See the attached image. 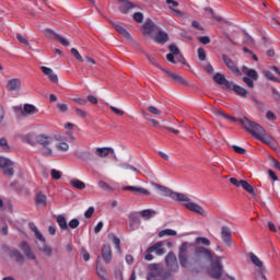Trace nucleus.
Returning a JSON list of instances; mask_svg holds the SVG:
<instances>
[{
    "label": "nucleus",
    "mask_w": 280,
    "mask_h": 280,
    "mask_svg": "<svg viewBox=\"0 0 280 280\" xmlns=\"http://www.w3.org/2000/svg\"><path fill=\"white\" fill-rule=\"evenodd\" d=\"M44 34L46 38H49L50 40H58L59 35L51 30H46Z\"/></svg>",
    "instance_id": "obj_38"
},
{
    "label": "nucleus",
    "mask_w": 280,
    "mask_h": 280,
    "mask_svg": "<svg viewBox=\"0 0 280 280\" xmlns=\"http://www.w3.org/2000/svg\"><path fill=\"white\" fill-rule=\"evenodd\" d=\"M249 259L252 264H254V266L258 268L257 270H262L264 268H266L264 266V261H261V259H259V257H257V255H255L254 253H249Z\"/></svg>",
    "instance_id": "obj_24"
},
{
    "label": "nucleus",
    "mask_w": 280,
    "mask_h": 280,
    "mask_svg": "<svg viewBox=\"0 0 280 280\" xmlns=\"http://www.w3.org/2000/svg\"><path fill=\"white\" fill-rule=\"evenodd\" d=\"M206 12H209V14H211L212 19H214V21H218V23H224L225 25H229V21L224 20L220 15H215V12H213V9L206 8Z\"/></svg>",
    "instance_id": "obj_34"
},
{
    "label": "nucleus",
    "mask_w": 280,
    "mask_h": 280,
    "mask_svg": "<svg viewBox=\"0 0 280 280\" xmlns=\"http://www.w3.org/2000/svg\"><path fill=\"white\" fill-rule=\"evenodd\" d=\"M245 34V39H244V45H255V39L248 35V33L244 32Z\"/></svg>",
    "instance_id": "obj_48"
},
{
    "label": "nucleus",
    "mask_w": 280,
    "mask_h": 280,
    "mask_svg": "<svg viewBox=\"0 0 280 280\" xmlns=\"http://www.w3.org/2000/svg\"><path fill=\"white\" fill-rule=\"evenodd\" d=\"M168 49L173 56H178V54H180V50L177 48L176 45L168 46Z\"/></svg>",
    "instance_id": "obj_57"
},
{
    "label": "nucleus",
    "mask_w": 280,
    "mask_h": 280,
    "mask_svg": "<svg viewBox=\"0 0 280 280\" xmlns=\"http://www.w3.org/2000/svg\"><path fill=\"white\" fill-rule=\"evenodd\" d=\"M186 200H179L178 202H185L184 207L185 209H187L188 211H192V213H197L198 215H201L202 218H207L208 213L207 210H205V208H202V206L191 201V199L189 197H187V195H185Z\"/></svg>",
    "instance_id": "obj_5"
},
{
    "label": "nucleus",
    "mask_w": 280,
    "mask_h": 280,
    "mask_svg": "<svg viewBox=\"0 0 280 280\" xmlns=\"http://www.w3.org/2000/svg\"><path fill=\"white\" fill-rule=\"evenodd\" d=\"M97 185L98 187H101V189H105L106 191H113V187H110V185H108V183L104 180H98Z\"/></svg>",
    "instance_id": "obj_46"
},
{
    "label": "nucleus",
    "mask_w": 280,
    "mask_h": 280,
    "mask_svg": "<svg viewBox=\"0 0 280 280\" xmlns=\"http://www.w3.org/2000/svg\"><path fill=\"white\" fill-rule=\"evenodd\" d=\"M167 40H170V36L167 35V33L159 31L158 35L155 36V43H159V45H165Z\"/></svg>",
    "instance_id": "obj_25"
},
{
    "label": "nucleus",
    "mask_w": 280,
    "mask_h": 280,
    "mask_svg": "<svg viewBox=\"0 0 280 280\" xmlns=\"http://www.w3.org/2000/svg\"><path fill=\"white\" fill-rule=\"evenodd\" d=\"M197 54H198L199 60L201 61L207 60V52H205V48H198Z\"/></svg>",
    "instance_id": "obj_51"
},
{
    "label": "nucleus",
    "mask_w": 280,
    "mask_h": 280,
    "mask_svg": "<svg viewBox=\"0 0 280 280\" xmlns=\"http://www.w3.org/2000/svg\"><path fill=\"white\" fill-rule=\"evenodd\" d=\"M170 10L174 11V15L175 16H179L180 19H187V13L178 10V9H174L172 8V5H168Z\"/></svg>",
    "instance_id": "obj_44"
},
{
    "label": "nucleus",
    "mask_w": 280,
    "mask_h": 280,
    "mask_svg": "<svg viewBox=\"0 0 280 280\" xmlns=\"http://www.w3.org/2000/svg\"><path fill=\"white\" fill-rule=\"evenodd\" d=\"M119 167L121 168L120 170L121 174H125V175H127L128 172H137V173H139V170L137 167L130 165V164L121 163L119 165Z\"/></svg>",
    "instance_id": "obj_32"
},
{
    "label": "nucleus",
    "mask_w": 280,
    "mask_h": 280,
    "mask_svg": "<svg viewBox=\"0 0 280 280\" xmlns=\"http://www.w3.org/2000/svg\"><path fill=\"white\" fill-rule=\"evenodd\" d=\"M256 80H253V79H250V78H248V77H245V78H243V82L245 83V84H247V86L249 88V89H255V82Z\"/></svg>",
    "instance_id": "obj_50"
},
{
    "label": "nucleus",
    "mask_w": 280,
    "mask_h": 280,
    "mask_svg": "<svg viewBox=\"0 0 280 280\" xmlns=\"http://www.w3.org/2000/svg\"><path fill=\"white\" fill-rule=\"evenodd\" d=\"M35 202L38 207L45 209V207H47V196L43 194V191L37 192L35 197Z\"/></svg>",
    "instance_id": "obj_23"
},
{
    "label": "nucleus",
    "mask_w": 280,
    "mask_h": 280,
    "mask_svg": "<svg viewBox=\"0 0 280 280\" xmlns=\"http://www.w3.org/2000/svg\"><path fill=\"white\" fill-rule=\"evenodd\" d=\"M266 118H267L269 121H275V119H277V115H275L273 112L269 110V112H267V114H266Z\"/></svg>",
    "instance_id": "obj_64"
},
{
    "label": "nucleus",
    "mask_w": 280,
    "mask_h": 280,
    "mask_svg": "<svg viewBox=\"0 0 280 280\" xmlns=\"http://www.w3.org/2000/svg\"><path fill=\"white\" fill-rule=\"evenodd\" d=\"M238 124L246 130V132H249L255 139H258V141H262V143H270V141H272L270 135L266 132V129L259 124L248 119V117L240 118Z\"/></svg>",
    "instance_id": "obj_2"
},
{
    "label": "nucleus",
    "mask_w": 280,
    "mask_h": 280,
    "mask_svg": "<svg viewBox=\"0 0 280 280\" xmlns=\"http://www.w3.org/2000/svg\"><path fill=\"white\" fill-rule=\"evenodd\" d=\"M93 213H95V208L90 207V208L85 211L84 217L89 220L90 218H93Z\"/></svg>",
    "instance_id": "obj_58"
},
{
    "label": "nucleus",
    "mask_w": 280,
    "mask_h": 280,
    "mask_svg": "<svg viewBox=\"0 0 280 280\" xmlns=\"http://www.w3.org/2000/svg\"><path fill=\"white\" fill-rule=\"evenodd\" d=\"M148 110L151 113V115H158V116L162 115L161 109H158L155 106H152V105L148 107Z\"/></svg>",
    "instance_id": "obj_54"
},
{
    "label": "nucleus",
    "mask_w": 280,
    "mask_h": 280,
    "mask_svg": "<svg viewBox=\"0 0 280 280\" xmlns=\"http://www.w3.org/2000/svg\"><path fill=\"white\" fill-rule=\"evenodd\" d=\"M154 211H152V210H142L141 212H140V215H141V218H145L147 220H150V218H152V215H154Z\"/></svg>",
    "instance_id": "obj_45"
},
{
    "label": "nucleus",
    "mask_w": 280,
    "mask_h": 280,
    "mask_svg": "<svg viewBox=\"0 0 280 280\" xmlns=\"http://www.w3.org/2000/svg\"><path fill=\"white\" fill-rule=\"evenodd\" d=\"M13 165L14 162H12V160L5 156H0V168L3 170V174H5V176H9L10 178L14 176V168L12 167Z\"/></svg>",
    "instance_id": "obj_6"
},
{
    "label": "nucleus",
    "mask_w": 280,
    "mask_h": 280,
    "mask_svg": "<svg viewBox=\"0 0 280 280\" xmlns=\"http://www.w3.org/2000/svg\"><path fill=\"white\" fill-rule=\"evenodd\" d=\"M163 242H158L153 246L148 248V253H156V255H165V248H163Z\"/></svg>",
    "instance_id": "obj_22"
},
{
    "label": "nucleus",
    "mask_w": 280,
    "mask_h": 280,
    "mask_svg": "<svg viewBox=\"0 0 280 280\" xmlns=\"http://www.w3.org/2000/svg\"><path fill=\"white\" fill-rule=\"evenodd\" d=\"M72 102H74V104H78L79 106H86V98L74 97L72 98Z\"/></svg>",
    "instance_id": "obj_52"
},
{
    "label": "nucleus",
    "mask_w": 280,
    "mask_h": 280,
    "mask_svg": "<svg viewBox=\"0 0 280 280\" xmlns=\"http://www.w3.org/2000/svg\"><path fill=\"white\" fill-rule=\"evenodd\" d=\"M196 244H201L202 246H211V241L207 237H197Z\"/></svg>",
    "instance_id": "obj_43"
},
{
    "label": "nucleus",
    "mask_w": 280,
    "mask_h": 280,
    "mask_svg": "<svg viewBox=\"0 0 280 280\" xmlns=\"http://www.w3.org/2000/svg\"><path fill=\"white\" fill-rule=\"evenodd\" d=\"M189 243L185 242L179 246L178 259L183 268H189L192 272H202L207 268V264L211 262V268L208 275L212 279H220L222 277V257L215 256L213 252L206 247H196L194 255L188 258Z\"/></svg>",
    "instance_id": "obj_1"
},
{
    "label": "nucleus",
    "mask_w": 280,
    "mask_h": 280,
    "mask_svg": "<svg viewBox=\"0 0 280 280\" xmlns=\"http://www.w3.org/2000/svg\"><path fill=\"white\" fill-rule=\"evenodd\" d=\"M241 187H243L245 191H247V194H250V196H257V192H255V188L250 184H248V182L241 179Z\"/></svg>",
    "instance_id": "obj_31"
},
{
    "label": "nucleus",
    "mask_w": 280,
    "mask_h": 280,
    "mask_svg": "<svg viewBox=\"0 0 280 280\" xmlns=\"http://www.w3.org/2000/svg\"><path fill=\"white\" fill-rule=\"evenodd\" d=\"M35 141L42 147V154L44 156H55L54 148H51V144L54 143V138L51 136L42 133L36 136Z\"/></svg>",
    "instance_id": "obj_3"
},
{
    "label": "nucleus",
    "mask_w": 280,
    "mask_h": 280,
    "mask_svg": "<svg viewBox=\"0 0 280 280\" xmlns=\"http://www.w3.org/2000/svg\"><path fill=\"white\" fill-rule=\"evenodd\" d=\"M143 34L144 36H151L152 32L156 30V25L152 20H147L144 24L142 25Z\"/></svg>",
    "instance_id": "obj_19"
},
{
    "label": "nucleus",
    "mask_w": 280,
    "mask_h": 280,
    "mask_svg": "<svg viewBox=\"0 0 280 280\" xmlns=\"http://www.w3.org/2000/svg\"><path fill=\"white\" fill-rule=\"evenodd\" d=\"M16 38H18L19 43H22V45L30 46V42L24 36H22L21 34H18Z\"/></svg>",
    "instance_id": "obj_60"
},
{
    "label": "nucleus",
    "mask_w": 280,
    "mask_h": 280,
    "mask_svg": "<svg viewBox=\"0 0 280 280\" xmlns=\"http://www.w3.org/2000/svg\"><path fill=\"white\" fill-rule=\"evenodd\" d=\"M40 71H43L44 75H47L48 80H50L54 84H58V74L54 73L51 68L42 66Z\"/></svg>",
    "instance_id": "obj_14"
},
{
    "label": "nucleus",
    "mask_w": 280,
    "mask_h": 280,
    "mask_svg": "<svg viewBox=\"0 0 280 280\" xmlns=\"http://www.w3.org/2000/svg\"><path fill=\"white\" fill-rule=\"evenodd\" d=\"M113 244H115L117 250H121V241L115 234L109 235Z\"/></svg>",
    "instance_id": "obj_41"
},
{
    "label": "nucleus",
    "mask_w": 280,
    "mask_h": 280,
    "mask_svg": "<svg viewBox=\"0 0 280 280\" xmlns=\"http://www.w3.org/2000/svg\"><path fill=\"white\" fill-rule=\"evenodd\" d=\"M222 60L224 65L228 66V69H230V71L234 72L236 75H242V71L240 70V68L235 66V62L232 61L228 55H222Z\"/></svg>",
    "instance_id": "obj_10"
},
{
    "label": "nucleus",
    "mask_w": 280,
    "mask_h": 280,
    "mask_svg": "<svg viewBox=\"0 0 280 280\" xmlns=\"http://www.w3.org/2000/svg\"><path fill=\"white\" fill-rule=\"evenodd\" d=\"M70 51H71L72 56H74V58L77 60H79V62H84V58H82V55H80V51H78V49L71 48Z\"/></svg>",
    "instance_id": "obj_47"
},
{
    "label": "nucleus",
    "mask_w": 280,
    "mask_h": 280,
    "mask_svg": "<svg viewBox=\"0 0 280 280\" xmlns=\"http://www.w3.org/2000/svg\"><path fill=\"white\" fill-rule=\"evenodd\" d=\"M78 226H80V220L78 219H72L69 223H68V229H78Z\"/></svg>",
    "instance_id": "obj_53"
},
{
    "label": "nucleus",
    "mask_w": 280,
    "mask_h": 280,
    "mask_svg": "<svg viewBox=\"0 0 280 280\" xmlns=\"http://www.w3.org/2000/svg\"><path fill=\"white\" fill-rule=\"evenodd\" d=\"M264 73L267 80H270L271 82H279V79H277L275 74L270 72V70H266Z\"/></svg>",
    "instance_id": "obj_49"
},
{
    "label": "nucleus",
    "mask_w": 280,
    "mask_h": 280,
    "mask_svg": "<svg viewBox=\"0 0 280 280\" xmlns=\"http://www.w3.org/2000/svg\"><path fill=\"white\" fill-rule=\"evenodd\" d=\"M102 257L105 264H110L113 259V252L110 249V245H103Z\"/></svg>",
    "instance_id": "obj_18"
},
{
    "label": "nucleus",
    "mask_w": 280,
    "mask_h": 280,
    "mask_svg": "<svg viewBox=\"0 0 280 280\" xmlns=\"http://www.w3.org/2000/svg\"><path fill=\"white\" fill-rule=\"evenodd\" d=\"M21 86H22V83H21V79H10L7 83V90L8 91H21Z\"/></svg>",
    "instance_id": "obj_17"
},
{
    "label": "nucleus",
    "mask_w": 280,
    "mask_h": 280,
    "mask_svg": "<svg viewBox=\"0 0 280 280\" xmlns=\"http://www.w3.org/2000/svg\"><path fill=\"white\" fill-rule=\"evenodd\" d=\"M167 235L168 237H176L177 233L175 230L166 229L159 232V237H165Z\"/></svg>",
    "instance_id": "obj_36"
},
{
    "label": "nucleus",
    "mask_w": 280,
    "mask_h": 280,
    "mask_svg": "<svg viewBox=\"0 0 280 280\" xmlns=\"http://www.w3.org/2000/svg\"><path fill=\"white\" fill-rule=\"evenodd\" d=\"M149 270L148 280H156L158 277H161V267L159 265H150Z\"/></svg>",
    "instance_id": "obj_15"
},
{
    "label": "nucleus",
    "mask_w": 280,
    "mask_h": 280,
    "mask_svg": "<svg viewBox=\"0 0 280 280\" xmlns=\"http://www.w3.org/2000/svg\"><path fill=\"white\" fill-rule=\"evenodd\" d=\"M124 191H136L137 194H141L142 196H150V190L143 187L137 186H125L122 187Z\"/></svg>",
    "instance_id": "obj_21"
},
{
    "label": "nucleus",
    "mask_w": 280,
    "mask_h": 280,
    "mask_svg": "<svg viewBox=\"0 0 280 280\" xmlns=\"http://www.w3.org/2000/svg\"><path fill=\"white\" fill-rule=\"evenodd\" d=\"M96 272L102 280H108V275L106 273V269L103 268L102 266L97 265L96 266Z\"/></svg>",
    "instance_id": "obj_37"
},
{
    "label": "nucleus",
    "mask_w": 280,
    "mask_h": 280,
    "mask_svg": "<svg viewBox=\"0 0 280 280\" xmlns=\"http://www.w3.org/2000/svg\"><path fill=\"white\" fill-rule=\"evenodd\" d=\"M0 148L3 152H10V144L8 143V139L0 138Z\"/></svg>",
    "instance_id": "obj_39"
},
{
    "label": "nucleus",
    "mask_w": 280,
    "mask_h": 280,
    "mask_svg": "<svg viewBox=\"0 0 280 280\" xmlns=\"http://www.w3.org/2000/svg\"><path fill=\"white\" fill-rule=\"evenodd\" d=\"M165 264L171 272H177L178 271V260L176 258V255L172 252H170L165 257Z\"/></svg>",
    "instance_id": "obj_7"
},
{
    "label": "nucleus",
    "mask_w": 280,
    "mask_h": 280,
    "mask_svg": "<svg viewBox=\"0 0 280 280\" xmlns=\"http://www.w3.org/2000/svg\"><path fill=\"white\" fill-rule=\"evenodd\" d=\"M221 240H223L225 246H231L233 244L231 229L226 225L221 228Z\"/></svg>",
    "instance_id": "obj_8"
},
{
    "label": "nucleus",
    "mask_w": 280,
    "mask_h": 280,
    "mask_svg": "<svg viewBox=\"0 0 280 280\" xmlns=\"http://www.w3.org/2000/svg\"><path fill=\"white\" fill-rule=\"evenodd\" d=\"M152 186L155 187V189H158V191L161 192L162 196L172 198V200H175L176 202H178L179 200H187V197H185V194L183 192H175L168 187L156 183H153Z\"/></svg>",
    "instance_id": "obj_4"
},
{
    "label": "nucleus",
    "mask_w": 280,
    "mask_h": 280,
    "mask_svg": "<svg viewBox=\"0 0 280 280\" xmlns=\"http://www.w3.org/2000/svg\"><path fill=\"white\" fill-rule=\"evenodd\" d=\"M57 108L60 110V113H67L69 110V107L67 104L59 103L57 104Z\"/></svg>",
    "instance_id": "obj_63"
},
{
    "label": "nucleus",
    "mask_w": 280,
    "mask_h": 280,
    "mask_svg": "<svg viewBox=\"0 0 280 280\" xmlns=\"http://www.w3.org/2000/svg\"><path fill=\"white\" fill-rule=\"evenodd\" d=\"M57 40L63 45V47H69L70 45L69 40H67V38L62 37L61 35H58Z\"/></svg>",
    "instance_id": "obj_56"
},
{
    "label": "nucleus",
    "mask_w": 280,
    "mask_h": 280,
    "mask_svg": "<svg viewBox=\"0 0 280 280\" xmlns=\"http://www.w3.org/2000/svg\"><path fill=\"white\" fill-rule=\"evenodd\" d=\"M242 71L243 73H245V75H247V78L256 81L259 80V74L257 73V70L243 67Z\"/></svg>",
    "instance_id": "obj_27"
},
{
    "label": "nucleus",
    "mask_w": 280,
    "mask_h": 280,
    "mask_svg": "<svg viewBox=\"0 0 280 280\" xmlns=\"http://www.w3.org/2000/svg\"><path fill=\"white\" fill-rule=\"evenodd\" d=\"M230 90L234 91V93H236V95H240V97H246V95H248V91H246V89L233 83Z\"/></svg>",
    "instance_id": "obj_28"
},
{
    "label": "nucleus",
    "mask_w": 280,
    "mask_h": 280,
    "mask_svg": "<svg viewBox=\"0 0 280 280\" xmlns=\"http://www.w3.org/2000/svg\"><path fill=\"white\" fill-rule=\"evenodd\" d=\"M10 255L18 264H25V256H23L19 249H12Z\"/></svg>",
    "instance_id": "obj_29"
},
{
    "label": "nucleus",
    "mask_w": 280,
    "mask_h": 280,
    "mask_svg": "<svg viewBox=\"0 0 280 280\" xmlns=\"http://www.w3.org/2000/svg\"><path fill=\"white\" fill-rule=\"evenodd\" d=\"M96 156L100 159H106L108 154H115V149L110 147L97 148L95 151Z\"/></svg>",
    "instance_id": "obj_16"
},
{
    "label": "nucleus",
    "mask_w": 280,
    "mask_h": 280,
    "mask_svg": "<svg viewBox=\"0 0 280 280\" xmlns=\"http://www.w3.org/2000/svg\"><path fill=\"white\" fill-rule=\"evenodd\" d=\"M37 248H38L39 253H43L47 257H51V255L54 253L51 247H49L46 243H40V244L37 243Z\"/></svg>",
    "instance_id": "obj_26"
},
{
    "label": "nucleus",
    "mask_w": 280,
    "mask_h": 280,
    "mask_svg": "<svg viewBox=\"0 0 280 280\" xmlns=\"http://www.w3.org/2000/svg\"><path fill=\"white\" fill-rule=\"evenodd\" d=\"M162 71H164L166 73L167 77L171 78V80H174V82H177L178 84H184L185 86H187V84H189L187 82V80H185V78L180 77L178 73H174L167 69H163L161 68Z\"/></svg>",
    "instance_id": "obj_12"
},
{
    "label": "nucleus",
    "mask_w": 280,
    "mask_h": 280,
    "mask_svg": "<svg viewBox=\"0 0 280 280\" xmlns=\"http://www.w3.org/2000/svg\"><path fill=\"white\" fill-rule=\"evenodd\" d=\"M57 224L60 226L61 231H69V224H67L65 215L59 214L57 217Z\"/></svg>",
    "instance_id": "obj_33"
},
{
    "label": "nucleus",
    "mask_w": 280,
    "mask_h": 280,
    "mask_svg": "<svg viewBox=\"0 0 280 280\" xmlns=\"http://www.w3.org/2000/svg\"><path fill=\"white\" fill-rule=\"evenodd\" d=\"M70 185L72 187H74V189H85L86 188V184H84V182L78 179V178H73L70 180Z\"/></svg>",
    "instance_id": "obj_35"
},
{
    "label": "nucleus",
    "mask_w": 280,
    "mask_h": 280,
    "mask_svg": "<svg viewBox=\"0 0 280 280\" xmlns=\"http://www.w3.org/2000/svg\"><path fill=\"white\" fill-rule=\"evenodd\" d=\"M257 275L258 277H260L261 280H268V278H266V268L257 269Z\"/></svg>",
    "instance_id": "obj_62"
},
{
    "label": "nucleus",
    "mask_w": 280,
    "mask_h": 280,
    "mask_svg": "<svg viewBox=\"0 0 280 280\" xmlns=\"http://www.w3.org/2000/svg\"><path fill=\"white\" fill-rule=\"evenodd\" d=\"M57 150H60V152H69V143L67 142H59L56 145Z\"/></svg>",
    "instance_id": "obj_42"
},
{
    "label": "nucleus",
    "mask_w": 280,
    "mask_h": 280,
    "mask_svg": "<svg viewBox=\"0 0 280 280\" xmlns=\"http://www.w3.org/2000/svg\"><path fill=\"white\" fill-rule=\"evenodd\" d=\"M213 81L215 82V84H219L220 86H225V89H231V86H233V83L226 80V77H224V74L220 72L213 75Z\"/></svg>",
    "instance_id": "obj_9"
},
{
    "label": "nucleus",
    "mask_w": 280,
    "mask_h": 280,
    "mask_svg": "<svg viewBox=\"0 0 280 280\" xmlns=\"http://www.w3.org/2000/svg\"><path fill=\"white\" fill-rule=\"evenodd\" d=\"M234 152H236L237 154H246V149L242 148V147H237V145H232Z\"/></svg>",
    "instance_id": "obj_61"
},
{
    "label": "nucleus",
    "mask_w": 280,
    "mask_h": 280,
    "mask_svg": "<svg viewBox=\"0 0 280 280\" xmlns=\"http://www.w3.org/2000/svg\"><path fill=\"white\" fill-rule=\"evenodd\" d=\"M50 176L54 180H60V178H62V172L56 170V168H52L50 171Z\"/></svg>",
    "instance_id": "obj_40"
},
{
    "label": "nucleus",
    "mask_w": 280,
    "mask_h": 280,
    "mask_svg": "<svg viewBox=\"0 0 280 280\" xmlns=\"http://www.w3.org/2000/svg\"><path fill=\"white\" fill-rule=\"evenodd\" d=\"M112 25H113L114 30H116V32H118V34H120V36H124V38H126L127 40H132V36L124 26H121L117 23H112Z\"/></svg>",
    "instance_id": "obj_20"
},
{
    "label": "nucleus",
    "mask_w": 280,
    "mask_h": 280,
    "mask_svg": "<svg viewBox=\"0 0 280 280\" xmlns=\"http://www.w3.org/2000/svg\"><path fill=\"white\" fill-rule=\"evenodd\" d=\"M198 40L201 45H209V43H211V38H209V36L198 37Z\"/></svg>",
    "instance_id": "obj_59"
},
{
    "label": "nucleus",
    "mask_w": 280,
    "mask_h": 280,
    "mask_svg": "<svg viewBox=\"0 0 280 280\" xmlns=\"http://www.w3.org/2000/svg\"><path fill=\"white\" fill-rule=\"evenodd\" d=\"M20 248L22 253L25 255L26 259H30L31 261H34L36 259V255H34V252H32V247L26 242H22L20 244Z\"/></svg>",
    "instance_id": "obj_11"
},
{
    "label": "nucleus",
    "mask_w": 280,
    "mask_h": 280,
    "mask_svg": "<svg viewBox=\"0 0 280 280\" xmlns=\"http://www.w3.org/2000/svg\"><path fill=\"white\" fill-rule=\"evenodd\" d=\"M38 113V108L32 104H25L23 107L22 115H36Z\"/></svg>",
    "instance_id": "obj_30"
},
{
    "label": "nucleus",
    "mask_w": 280,
    "mask_h": 280,
    "mask_svg": "<svg viewBox=\"0 0 280 280\" xmlns=\"http://www.w3.org/2000/svg\"><path fill=\"white\" fill-rule=\"evenodd\" d=\"M133 21H136V23H143V13L136 12L133 14Z\"/></svg>",
    "instance_id": "obj_55"
},
{
    "label": "nucleus",
    "mask_w": 280,
    "mask_h": 280,
    "mask_svg": "<svg viewBox=\"0 0 280 280\" xmlns=\"http://www.w3.org/2000/svg\"><path fill=\"white\" fill-rule=\"evenodd\" d=\"M117 1L118 3H120L119 10L120 12H122V14H128V12L132 10V8H137V4L130 2L129 0H117Z\"/></svg>",
    "instance_id": "obj_13"
}]
</instances>
